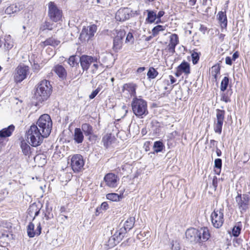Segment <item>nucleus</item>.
I'll return each instance as SVG.
<instances>
[{
	"label": "nucleus",
	"instance_id": "1",
	"mask_svg": "<svg viewBox=\"0 0 250 250\" xmlns=\"http://www.w3.org/2000/svg\"><path fill=\"white\" fill-rule=\"evenodd\" d=\"M52 128V122L50 116L47 114L41 115L36 125H33L26 132L27 138L30 139L31 145L36 147L42 142L43 138L50 134Z\"/></svg>",
	"mask_w": 250,
	"mask_h": 250
},
{
	"label": "nucleus",
	"instance_id": "2",
	"mask_svg": "<svg viewBox=\"0 0 250 250\" xmlns=\"http://www.w3.org/2000/svg\"><path fill=\"white\" fill-rule=\"evenodd\" d=\"M52 92V86L50 82L43 80L41 81L36 88L34 98L36 100V105H39L46 101Z\"/></svg>",
	"mask_w": 250,
	"mask_h": 250
},
{
	"label": "nucleus",
	"instance_id": "3",
	"mask_svg": "<svg viewBox=\"0 0 250 250\" xmlns=\"http://www.w3.org/2000/svg\"><path fill=\"white\" fill-rule=\"evenodd\" d=\"M186 237L191 243H200L207 241L210 237V233L206 227L200 229L191 228L186 230Z\"/></svg>",
	"mask_w": 250,
	"mask_h": 250
},
{
	"label": "nucleus",
	"instance_id": "4",
	"mask_svg": "<svg viewBox=\"0 0 250 250\" xmlns=\"http://www.w3.org/2000/svg\"><path fill=\"white\" fill-rule=\"evenodd\" d=\"M131 107L133 113L139 118L142 119L148 114L147 102L142 98H133Z\"/></svg>",
	"mask_w": 250,
	"mask_h": 250
},
{
	"label": "nucleus",
	"instance_id": "5",
	"mask_svg": "<svg viewBox=\"0 0 250 250\" xmlns=\"http://www.w3.org/2000/svg\"><path fill=\"white\" fill-rule=\"evenodd\" d=\"M210 219L214 228H220L224 222V208L215 209L210 215Z\"/></svg>",
	"mask_w": 250,
	"mask_h": 250
},
{
	"label": "nucleus",
	"instance_id": "6",
	"mask_svg": "<svg viewBox=\"0 0 250 250\" xmlns=\"http://www.w3.org/2000/svg\"><path fill=\"white\" fill-rule=\"evenodd\" d=\"M235 201L237 205L240 212L243 213L245 212L249 208L250 196L249 194H241L238 193L235 197Z\"/></svg>",
	"mask_w": 250,
	"mask_h": 250
},
{
	"label": "nucleus",
	"instance_id": "7",
	"mask_svg": "<svg viewBox=\"0 0 250 250\" xmlns=\"http://www.w3.org/2000/svg\"><path fill=\"white\" fill-rule=\"evenodd\" d=\"M48 16L54 22L60 21L62 18V12L56 4L52 1L48 3Z\"/></svg>",
	"mask_w": 250,
	"mask_h": 250
},
{
	"label": "nucleus",
	"instance_id": "8",
	"mask_svg": "<svg viewBox=\"0 0 250 250\" xmlns=\"http://www.w3.org/2000/svg\"><path fill=\"white\" fill-rule=\"evenodd\" d=\"M84 164L83 157L80 154L74 155L71 160V167L73 171L78 173L82 171Z\"/></svg>",
	"mask_w": 250,
	"mask_h": 250
},
{
	"label": "nucleus",
	"instance_id": "9",
	"mask_svg": "<svg viewBox=\"0 0 250 250\" xmlns=\"http://www.w3.org/2000/svg\"><path fill=\"white\" fill-rule=\"evenodd\" d=\"M97 31V26L93 24L87 27H84L80 35L79 39L82 42H88L94 35Z\"/></svg>",
	"mask_w": 250,
	"mask_h": 250
},
{
	"label": "nucleus",
	"instance_id": "10",
	"mask_svg": "<svg viewBox=\"0 0 250 250\" xmlns=\"http://www.w3.org/2000/svg\"><path fill=\"white\" fill-rule=\"evenodd\" d=\"M15 128L13 125H10L0 130V148L6 145L8 140V138L12 135Z\"/></svg>",
	"mask_w": 250,
	"mask_h": 250
},
{
	"label": "nucleus",
	"instance_id": "11",
	"mask_svg": "<svg viewBox=\"0 0 250 250\" xmlns=\"http://www.w3.org/2000/svg\"><path fill=\"white\" fill-rule=\"evenodd\" d=\"M216 121H214V130L215 133L220 134L222 133L223 122L225 119V111L217 109Z\"/></svg>",
	"mask_w": 250,
	"mask_h": 250
},
{
	"label": "nucleus",
	"instance_id": "12",
	"mask_svg": "<svg viewBox=\"0 0 250 250\" xmlns=\"http://www.w3.org/2000/svg\"><path fill=\"white\" fill-rule=\"evenodd\" d=\"M14 79L16 82L21 83L26 78L29 73V67L24 64H20L17 67Z\"/></svg>",
	"mask_w": 250,
	"mask_h": 250
},
{
	"label": "nucleus",
	"instance_id": "13",
	"mask_svg": "<svg viewBox=\"0 0 250 250\" xmlns=\"http://www.w3.org/2000/svg\"><path fill=\"white\" fill-rule=\"evenodd\" d=\"M98 61L97 56L83 55L79 57V62L83 71H87L91 63Z\"/></svg>",
	"mask_w": 250,
	"mask_h": 250
},
{
	"label": "nucleus",
	"instance_id": "14",
	"mask_svg": "<svg viewBox=\"0 0 250 250\" xmlns=\"http://www.w3.org/2000/svg\"><path fill=\"white\" fill-rule=\"evenodd\" d=\"M126 231L120 229L119 230L117 231L108 240V246L112 248L119 243L123 239Z\"/></svg>",
	"mask_w": 250,
	"mask_h": 250
},
{
	"label": "nucleus",
	"instance_id": "15",
	"mask_svg": "<svg viewBox=\"0 0 250 250\" xmlns=\"http://www.w3.org/2000/svg\"><path fill=\"white\" fill-rule=\"evenodd\" d=\"M125 35L124 30H120L117 33V35L113 40V49L115 52H118L122 47L123 40Z\"/></svg>",
	"mask_w": 250,
	"mask_h": 250
},
{
	"label": "nucleus",
	"instance_id": "16",
	"mask_svg": "<svg viewBox=\"0 0 250 250\" xmlns=\"http://www.w3.org/2000/svg\"><path fill=\"white\" fill-rule=\"evenodd\" d=\"M104 181L107 186L111 188H114L118 186L119 178L114 173H109L104 176Z\"/></svg>",
	"mask_w": 250,
	"mask_h": 250
},
{
	"label": "nucleus",
	"instance_id": "17",
	"mask_svg": "<svg viewBox=\"0 0 250 250\" xmlns=\"http://www.w3.org/2000/svg\"><path fill=\"white\" fill-rule=\"evenodd\" d=\"M131 11L128 8H121L117 11L115 19L117 21H124L130 18Z\"/></svg>",
	"mask_w": 250,
	"mask_h": 250
},
{
	"label": "nucleus",
	"instance_id": "18",
	"mask_svg": "<svg viewBox=\"0 0 250 250\" xmlns=\"http://www.w3.org/2000/svg\"><path fill=\"white\" fill-rule=\"evenodd\" d=\"M81 130L85 136L88 137V140L91 141L95 140L96 135L94 134L93 127L89 124L84 123L82 125Z\"/></svg>",
	"mask_w": 250,
	"mask_h": 250
},
{
	"label": "nucleus",
	"instance_id": "19",
	"mask_svg": "<svg viewBox=\"0 0 250 250\" xmlns=\"http://www.w3.org/2000/svg\"><path fill=\"white\" fill-rule=\"evenodd\" d=\"M137 85L133 83H126L123 85L122 87V92H125V91H128L131 97H137L136 90Z\"/></svg>",
	"mask_w": 250,
	"mask_h": 250
},
{
	"label": "nucleus",
	"instance_id": "20",
	"mask_svg": "<svg viewBox=\"0 0 250 250\" xmlns=\"http://www.w3.org/2000/svg\"><path fill=\"white\" fill-rule=\"evenodd\" d=\"M216 17L221 27L222 32H223L224 29H226L228 25V20L226 11H219Z\"/></svg>",
	"mask_w": 250,
	"mask_h": 250
},
{
	"label": "nucleus",
	"instance_id": "21",
	"mask_svg": "<svg viewBox=\"0 0 250 250\" xmlns=\"http://www.w3.org/2000/svg\"><path fill=\"white\" fill-rule=\"evenodd\" d=\"M13 46V42L10 35L6 36L4 38H0V47L9 50Z\"/></svg>",
	"mask_w": 250,
	"mask_h": 250
},
{
	"label": "nucleus",
	"instance_id": "22",
	"mask_svg": "<svg viewBox=\"0 0 250 250\" xmlns=\"http://www.w3.org/2000/svg\"><path fill=\"white\" fill-rule=\"evenodd\" d=\"M179 37L176 34H172L170 37L169 43L167 46L168 50L169 52L174 53L175 47L179 43Z\"/></svg>",
	"mask_w": 250,
	"mask_h": 250
},
{
	"label": "nucleus",
	"instance_id": "23",
	"mask_svg": "<svg viewBox=\"0 0 250 250\" xmlns=\"http://www.w3.org/2000/svg\"><path fill=\"white\" fill-rule=\"evenodd\" d=\"M53 70L61 79L64 80L66 78L67 76V72L65 69L62 65L57 64L53 67Z\"/></svg>",
	"mask_w": 250,
	"mask_h": 250
},
{
	"label": "nucleus",
	"instance_id": "24",
	"mask_svg": "<svg viewBox=\"0 0 250 250\" xmlns=\"http://www.w3.org/2000/svg\"><path fill=\"white\" fill-rule=\"evenodd\" d=\"M41 207H38V205L36 203L31 204L28 209V214L32 217L34 215L32 220L35 219V217L39 215L40 212Z\"/></svg>",
	"mask_w": 250,
	"mask_h": 250
},
{
	"label": "nucleus",
	"instance_id": "25",
	"mask_svg": "<svg viewBox=\"0 0 250 250\" xmlns=\"http://www.w3.org/2000/svg\"><path fill=\"white\" fill-rule=\"evenodd\" d=\"M83 139L84 135L81 129L80 128H75L73 135L74 141L77 144H81L83 142Z\"/></svg>",
	"mask_w": 250,
	"mask_h": 250
},
{
	"label": "nucleus",
	"instance_id": "26",
	"mask_svg": "<svg viewBox=\"0 0 250 250\" xmlns=\"http://www.w3.org/2000/svg\"><path fill=\"white\" fill-rule=\"evenodd\" d=\"M21 148L24 155L27 156L30 159L32 155L31 147L24 140L21 142Z\"/></svg>",
	"mask_w": 250,
	"mask_h": 250
},
{
	"label": "nucleus",
	"instance_id": "27",
	"mask_svg": "<svg viewBox=\"0 0 250 250\" xmlns=\"http://www.w3.org/2000/svg\"><path fill=\"white\" fill-rule=\"evenodd\" d=\"M22 9V6L19 4H13L6 8L5 12L7 14H11L18 12Z\"/></svg>",
	"mask_w": 250,
	"mask_h": 250
},
{
	"label": "nucleus",
	"instance_id": "28",
	"mask_svg": "<svg viewBox=\"0 0 250 250\" xmlns=\"http://www.w3.org/2000/svg\"><path fill=\"white\" fill-rule=\"evenodd\" d=\"M179 71L182 72L185 75H188L190 73V65L189 63L186 61H183L178 67Z\"/></svg>",
	"mask_w": 250,
	"mask_h": 250
},
{
	"label": "nucleus",
	"instance_id": "29",
	"mask_svg": "<svg viewBox=\"0 0 250 250\" xmlns=\"http://www.w3.org/2000/svg\"><path fill=\"white\" fill-rule=\"evenodd\" d=\"M56 27V25L50 21H45L42 22L40 27V31L43 32L46 30H52L54 27Z\"/></svg>",
	"mask_w": 250,
	"mask_h": 250
},
{
	"label": "nucleus",
	"instance_id": "30",
	"mask_svg": "<svg viewBox=\"0 0 250 250\" xmlns=\"http://www.w3.org/2000/svg\"><path fill=\"white\" fill-rule=\"evenodd\" d=\"M165 146L163 143L162 141H157L154 142L153 146V153H157L158 152H162L163 150L165 149Z\"/></svg>",
	"mask_w": 250,
	"mask_h": 250
},
{
	"label": "nucleus",
	"instance_id": "31",
	"mask_svg": "<svg viewBox=\"0 0 250 250\" xmlns=\"http://www.w3.org/2000/svg\"><path fill=\"white\" fill-rule=\"evenodd\" d=\"M135 224V217H130L125 222L124 227L123 228L125 231H129L134 227Z\"/></svg>",
	"mask_w": 250,
	"mask_h": 250
},
{
	"label": "nucleus",
	"instance_id": "32",
	"mask_svg": "<svg viewBox=\"0 0 250 250\" xmlns=\"http://www.w3.org/2000/svg\"><path fill=\"white\" fill-rule=\"evenodd\" d=\"M222 166V160L220 158L214 160V171L217 175H220Z\"/></svg>",
	"mask_w": 250,
	"mask_h": 250
},
{
	"label": "nucleus",
	"instance_id": "33",
	"mask_svg": "<svg viewBox=\"0 0 250 250\" xmlns=\"http://www.w3.org/2000/svg\"><path fill=\"white\" fill-rule=\"evenodd\" d=\"M79 57L76 55L71 56L68 59L67 62L71 67H77L79 65Z\"/></svg>",
	"mask_w": 250,
	"mask_h": 250
},
{
	"label": "nucleus",
	"instance_id": "34",
	"mask_svg": "<svg viewBox=\"0 0 250 250\" xmlns=\"http://www.w3.org/2000/svg\"><path fill=\"white\" fill-rule=\"evenodd\" d=\"M146 12L147 13V16L146 20V22L149 23L154 22L157 19L156 12L154 11L148 10H146Z\"/></svg>",
	"mask_w": 250,
	"mask_h": 250
},
{
	"label": "nucleus",
	"instance_id": "35",
	"mask_svg": "<svg viewBox=\"0 0 250 250\" xmlns=\"http://www.w3.org/2000/svg\"><path fill=\"white\" fill-rule=\"evenodd\" d=\"M232 93V91L231 89H229L226 92H223V93L221 94V101H224L226 103L230 102L231 100L230 97Z\"/></svg>",
	"mask_w": 250,
	"mask_h": 250
},
{
	"label": "nucleus",
	"instance_id": "36",
	"mask_svg": "<svg viewBox=\"0 0 250 250\" xmlns=\"http://www.w3.org/2000/svg\"><path fill=\"white\" fill-rule=\"evenodd\" d=\"M114 137H112L111 134H106L104 136L102 139V142L104 144V146L107 148L111 144Z\"/></svg>",
	"mask_w": 250,
	"mask_h": 250
},
{
	"label": "nucleus",
	"instance_id": "37",
	"mask_svg": "<svg viewBox=\"0 0 250 250\" xmlns=\"http://www.w3.org/2000/svg\"><path fill=\"white\" fill-rule=\"evenodd\" d=\"M106 197L108 200L112 201H119L123 198V194L119 195L115 193H108L106 194Z\"/></svg>",
	"mask_w": 250,
	"mask_h": 250
},
{
	"label": "nucleus",
	"instance_id": "38",
	"mask_svg": "<svg viewBox=\"0 0 250 250\" xmlns=\"http://www.w3.org/2000/svg\"><path fill=\"white\" fill-rule=\"evenodd\" d=\"M42 43L45 46L51 45L56 46L59 45L60 42L58 40H55L53 37H51L47 39L45 41L42 42Z\"/></svg>",
	"mask_w": 250,
	"mask_h": 250
},
{
	"label": "nucleus",
	"instance_id": "39",
	"mask_svg": "<svg viewBox=\"0 0 250 250\" xmlns=\"http://www.w3.org/2000/svg\"><path fill=\"white\" fill-rule=\"evenodd\" d=\"M241 229L242 225L241 222H238L232 229V236L235 237H238L241 233Z\"/></svg>",
	"mask_w": 250,
	"mask_h": 250
},
{
	"label": "nucleus",
	"instance_id": "40",
	"mask_svg": "<svg viewBox=\"0 0 250 250\" xmlns=\"http://www.w3.org/2000/svg\"><path fill=\"white\" fill-rule=\"evenodd\" d=\"M97 57L98 61L97 62H93V64L91 66V72L92 73H95L100 68H104V67L103 64L100 61V57L99 56Z\"/></svg>",
	"mask_w": 250,
	"mask_h": 250
},
{
	"label": "nucleus",
	"instance_id": "41",
	"mask_svg": "<svg viewBox=\"0 0 250 250\" xmlns=\"http://www.w3.org/2000/svg\"><path fill=\"white\" fill-rule=\"evenodd\" d=\"M34 227V224L32 222H30L27 226V234L30 238H33L36 235Z\"/></svg>",
	"mask_w": 250,
	"mask_h": 250
},
{
	"label": "nucleus",
	"instance_id": "42",
	"mask_svg": "<svg viewBox=\"0 0 250 250\" xmlns=\"http://www.w3.org/2000/svg\"><path fill=\"white\" fill-rule=\"evenodd\" d=\"M158 75V72L153 67H150L147 73V78L149 79H154Z\"/></svg>",
	"mask_w": 250,
	"mask_h": 250
},
{
	"label": "nucleus",
	"instance_id": "43",
	"mask_svg": "<svg viewBox=\"0 0 250 250\" xmlns=\"http://www.w3.org/2000/svg\"><path fill=\"white\" fill-rule=\"evenodd\" d=\"M229 84V78L228 77H225L222 80L220 85V90L222 92H225Z\"/></svg>",
	"mask_w": 250,
	"mask_h": 250
},
{
	"label": "nucleus",
	"instance_id": "44",
	"mask_svg": "<svg viewBox=\"0 0 250 250\" xmlns=\"http://www.w3.org/2000/svg\"><path fill=\"white\" fill-rule=\"evenodd\" d=\"M165 27L161 25H158L154 27L152 30V34L153 37L157 36L160 31H164Z\"/></svg>",
	"mask_w": 250,
	"mask_h": 250
},
{
	"label": "nucleus",
	"instance_id": "45",
	"mask_svg": "<svg viewBox=\"0 0 250 250\" xmlns=\"http://www.w3.org/2000/svg\"><path fill=\"white\" fill-rule=\"evenodd\" d=\"M200 53L195 51H193L191 54L192 62L193 64H196L198 62L200 59Z\"/></svg>",
	"mask_w": 250,
	"mask_h": 250
},
{
	"label": "nucleus",
	"instance_id": "46",
	"mask_svg": "<svg viewBox=\"0 0 250 250\" xmlns=\"http://www.w3.org/2000/svg\"><path fill=\"white\" fill-rule=\"evenodd\" d=\"M125 42L126 43H130L132 44L134 42V38L133 33L131 32H129L127 34L125 38Z\"/></svg>",
	"mask_w": 250,
	"mask_h": 250
},
{
	"label": "nucleus",
	"instance_id": "47",
	"mask_svg": "<svg viewBox=\"0 0 250 250\" xmlns=\"http://www.w3.org/2000/svg\"><path fill=\"white\" fill-rule=\"evenodd\" d=\"M211 74L218 75L220 73V66L219 64H216L212 66L211 68Z\"/></svg>",
	"mask_w": 250,
	"mask_h": 250
},
{
	"label": "nucleus",
	"instance_id": "48",
	"mask_svg": "<svg viewBox=\"0 0 250 250\" xmlns=\"http://www.w3.org/2000/svg\"><path fill=\"white\" fill-rule=\"evenodd\" d=\"M101 89L102 86L99 85L98 87L95 90L93 91V92L89 95V99H94L97 96L98 93L101 91Z\"/></svg>",
	"mask_w": 250,
	"mask_h": 250
},
{
	"label": "nucleus",
	"instance_id": "49",
	"mask_svg": "<svg viewBox=\"0 0 250 250\" xmlns=\"http://www.w3.org/2000/svg\"><path fill=\"white\" fill-rule=\"evenodd\" d=\"M32 66L33 71L35 72H38L41 69L40 65L38 63H35V62Z\"/></svg>",
	"mask_w": 250,
	"mask_h": 250
},
{
	"label": "nucleus",
	"instance_id": "50",
	"mask_svg": "<svg viewBox=\"0 0 250 250\" xmlns=\"http://www.w3.org/2000/svg\"><path fill=\"white\" fill-rule=\"evenodd\" d=\"M243 241V240L241 238H235L233 239V245L234 247H236L238 246L239 245H241L242 242Z\"/></svg>",
	"mask_w": 250,
	"mask_h": 250
},
{
	"label": "nucleus",
	"instance_id": "51",
	"mask_svg": "<svg viewBox=\"0 0 250 250\" xmlns=\"http://www.w3.org/2000/svg\"><path fill=\"white\" fill-rule=\"evenodd\" d=\"M100 208L102 210H106L109 208V206L106 202H104L101 205Z\"/></svg>",
	"mask_w": 250,
	"mask_h": 250
},
{
	"label": "nucleus",
	"instance_id": "52",
	"mask_svg": "<svg viewBox=\"0 0 250 250\" xmlns=\"http://www.w3.org/2000/svg\"><path fill=\"white\" fill-rule=\"evenodd\" d=\"M212 185L215 189H216L218 186V179L216 176H214L212 179Z\"/></svg>",
	"mask_w": 250,
	"mask_h": 250
},
{
	"label": "nucleus",
	"instance_id": "53",
	"mask_svg": "<svg viewBox=\"0 0 250 250\" xmlns=\"http://www.w3.org/2000/svg\"><path fill=\"white\" fill-rule=\"evenodd\" d=\"M42 232V227L41 226V223H39L37 226V229L35 230L36 235L39 236L40 235Z\"/></svg>",
	"mask_w": 250,
	"mask_h": 250
},
{
	"label": "nucleus",
	"instance_id": "54",
	"mask_svg": "<svg viewBox=\"0 0 250 250\" xmlns=\"http://www.w3.org/2000/svg\"><path fill=\"white\" fill-rule=\"evenodd\" d=\"M233 60L230 57H227L225 59V62L227 64L231 65L232 63Z\"/></svg>",
	"mask_w": 250,
	"mask_h": 250
},
{
	"label": "nucleus",
	"instance_id": "55",
	"mask_svg": "<svg viewBox=\"0 0 250 250\" xmlns=\"http://www.w3.org/2000/svg\"><path fill=\"white\" fill-rule=\"evenodd\" d=\"M165 14V12L163 10H161L159 11L157 14H156V18L157 19H161V17H162Z\"/></svg>",
	"mask_w": 250,
	"mask_h": 250
},
{
	"label": "nucleus",
	"instance_id": "56",
	"mask_svg": "<svg viewBox=\"0 0 250 250\" xmlns=\"http://www.w3.org/2000/svg\"><path fill=\"white\" fill-rule=\"evenodd\" d=\"M243 158L245 160V162L248 161L250 158V155L247 152H245L244 153V155L243 156Z\"/></svg>",
	"mask_w": 250,
	"mask_h": 250
},
{
	"label": "nucleus",
	"instance_id": "57",
	"mask_svg": "<svg viewBox=\"0 0 250 250\" xmlns=\"http://www.w3.org/2000/svg\"><path fill=\"white\" fill-rule=\"evenodd\" d=\"M44 217L47 220L50 219L52 217V214H50L49 212H46L44 213Z\"/></svg>",
	"mask_w": 250,
	"mask_h": 250
},
{
	"label": "nucleus",
	"instance_id": "58",
	"mask_svg": "<svg viewBox=\"0 0 250 250\" xmlns=\"http://www.w3.org/2000/svg\"><path fill=\"white\" fill-rule=\"evenodd\" d=\"M239 57V53L238 52V51H236L235 52L233 55H232V59L233 60V61H235L236 59H237Z\"/></svg>",
	"mask_w": 250,
	"mask_h": 250
},
{
	"label": "nucleus",
	"instance_id": "59",
	"mask_svg": "<svg viewBox=\"0 0 250 250\" xmlns=\"http://www.w3.org/2000/svg\"><path fill=\"white\" fill-rule=\"evenodd\" d=\"M169 77L171 84L175 83L176 80L173 76H172V75H169Z\"/></svg>",
	"mask_w": 250,
	"mask_h": 250
},
{
	"label": "nucleus",
	"instance_id": "60",
	"mask_svg": "<svg viewBox=\"0 0 250 250\" xmlns=\"http://www.w3.org/2000/svg\"><path fill=\"white\" fill-rule=\"evenodd\" d=\"M216 153L217 156L218 157H220L222 155V151L218 147H216Z\"/></svg>",
	"mask_w": 250,
	"mask_h": 250
},
{
	"label": "nucleus",
	"instance_id": "61",
	"mask_svg": "<svg viewBox=\"0 0 250 250\" xmlns=\"http://www.w3.org/2000/svg\"><path fill=\"white\" fill-rule=\"evenodd\" d=\"M217 144V142L215 141L214 140H210V147H211L212 146H215V145Z\"/></svg>",
	"mask_w": 250,
	"mask_h": 250
},
{
	"label": "nucleus",
	"instance_id": "62",
	"mask_svg": "<svg viewBox=\"0 0 250 250\" xmlns=\"http://www.w3.org/2000/svg\"><path fill=\"white\" fill-rule=\"evenodd\" d=\"M146 68L145 67H139L137 70V73H142V72H143L145 70Z\"/></svg>",
	"mask_w": 250,
	"mask_h": 250
},
{
	"label": "nucleus",
	"instance_id": "63",
	"mask_svg": "<svg viewBox=\"0 0 250 250\" xmlns=\"http://www.w3.org/2000/svg\"><path fill=\"white\" fill-rule=\"evenodd\" d=\"M225 36V35L222 33L219 35V39L221 42H222L224 41Z\"/></svg>",
	"mask_w": 250,
	"mask_h": 250
},
{
	"label": "nucleus",
	"instance_id": "64",
	"mask_svg": "<svg viewBox=\"0 0 250 250\" xmlns=\"http://www.w3.org/2000/svg\"><path fill=\"white\" fill-rule=\"evenodd\" d=\"M197 0H189L188 1V3L191 6H193L195 4Z\"/></svg>",
	"mask_w": 250,
	"mask_h": 250
}]
</instances>
